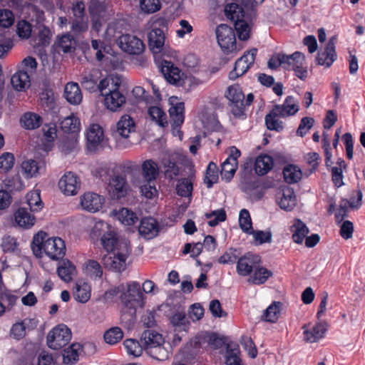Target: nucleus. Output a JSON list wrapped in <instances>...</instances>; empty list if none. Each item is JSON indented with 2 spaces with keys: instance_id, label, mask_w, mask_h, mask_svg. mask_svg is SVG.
<instances>
[{
  "instance_id": "nucleus-1",
  "label": "nucleus",
  "mask_w": 365,
  "mask_h": 365,
  "mask_svg": "<svg viewBox=\"0 0 365 365\" xmlns=\"http://www.w3.org/2000/svg\"><path fill=\"white\" fill-rule=\"evenodd\" d=\"M121 83V78L118 76L101 80V96L103 97V105L111 112L120 111L126 103V97L119 91Z\"/></svg>"
},
{
  "instance_id": "nucleus-2",
  "label": "nucleus",
  "mask_w": 365,
  "mask_h": 365,
  "mask_svg": "<svg viewBox=\"0 0 365 365\" xmlns=\"http://www.w3.org/2000/svg\"><path fill=\"white\" fill-rule=\"evenodd\" d=\"M31 248L34 254L38 257L43 252L53 260H58L66 254V245L60 237H47L46 232H38L34 237Z\"/></svg>"
},
{
  "instance_id": "nucleus-3",
  "label": "nucleus",
  "mask_w": 365,
  "mask_h": 365,
  "mask_svg": "<svg viewBox=\"0 0 365 365\" xmlns=\"http://www.w3.org/2000/svg\"><path fill=\"white\" fill-rule=\"evenodd\" d=\"M110 292L112 294L122 292L120 296V301L125 307L131 310V316L135 313L138 307H143L144 305L143 294L138 282H133L128 284L126 292H124V286L120 285L111 289Z\"/></svg>"
},
{
  "instance_id": "nucleus-4",
  "label": "nucleus",
  "mask_w": 365,
  "mask_h": 365,
  "mask_svg": "<svg viewBox=\"0 0 365 365\" xmlns=\"http://www.w3.org/2000/svg\"><path fill=\"white\" fill-rule=\"evenodd\" d=\"M130 254V247L128 241H122L113 252H108L102 259L106 268L122 272L127 267V259Z\"/></svg>"
},
{
  "instance_id": "nucleus-5",
  "label": "nucleus",
  "mask_w": 365,
  "mask_h": 365,
  "mask_svg": "<svg viewBox=\"0 0 365 365\" xmlns=\"http://www.w3.org/2000/svg\"><path fill=\"white\" fill-rule=\"evenodd\" d=\"M150 24L151 30L148 35V46L153 53H159L163 51L165 44L163 28L167 26V21L165 18L154 16Z\"/></svg>"
},
{
  "instance_id": "nucleus-6",
  "label": "nucleus",
  "mask_w": 365,
  "mask_h": 365,
  "mask_svg": "<svg viewBox=\"0 0 365 365\" xmlns=\"http://www.w3.org/2000/svg\"><path fill=\"white\" fill-rule=\"evenodd\" d=\"M225 97L229 101V106L233 115L236 118L246 117L245 95L239 85H232L227 88Z\"/></svg>"
},
{
  "instance_id": "nucleus-7",
  "label": "nucleus",
  "mask_w": 365,
  "mask_h": 365,
  "mask_svg": "<svg viewBox=\"0 0 365 365\" xmlns=\"http://www.w3.org/2000/svg\"><path fill=\"white\" fill-rule=\"evenodd\" d=\"M71 331L64 324L52 329L47 335V344L53 350H58L68 344L71 339Z\"/></svg>"
},
{
  "instance_id": "nucleus-8",
  "label": "nucleus",
  "mask_w": 365,
  "mask_h": 365,
  "mask_svg": "<svg viewBox=\"0 0 365 365\" xmlns=\"http://www.w3.org/2000/svg\"><path fill=\"white\" fill-rule=\"evenodd\" d=\"M217 43L225 53L236 51V38L234 30L226 24L219 25L215 30Z\"/></svg>"
},
{
  "instance_id": "nucleus-9",
  "label": "nucleus",
  "mask_w": 365,
  "mask_h": 365,
  "mask_svg": "<svg viewBox=\"0 0 365 365\" xmlns=\"http://www.w3.org/2000/svg\"><path fill=\"white\" fill-rule=\"evenodd\" d=\"M257 50L253 48L245 53L235 64L234 69L230 72L229 78L235 80L245 74L254 63Z\"/></svg>"
},
{
  "instance_id": "nucleus-10",
  "label": "nucleus",
  "mask_w": 365,
  "mask_h": 365,
  "mask_svg": "<svg viewBox=\"0 0 365 365\" xmlns=\"http://www.w3.org/2000/svg\"><path fill=\"white\" fill-rule=\"evenodd\" d=\"M135 130V124L133 119L128 115H123L116 123V130L114 136L119 148L126 147V145H121L120 139L127 140L130 134Z\"/></svg>"
},
{
  "instance_id": "nucleus-11",
  "label": "nucleus",
  "mask_w": 365,
  "mask_h": 365,
  "mask_svg": "<svg viewBox=\"0 0 365 365\" xmlns=\"http://www.w3.org/2000/svg\"><path fill=\"white\" fill-rule=\"evenodd\" d=\"M87 147L91 151L104 148L106 144L104 133L98 124L91 125L86 132Z\"/></svg>"
},
{
  "instance_id": "nucleus-12",
  "label": "nucleus",
  "mask_w": 365,
  "mask_h": 365,
  "mask_svg": "<svg viewBox=\"0 0 365 365\" xmlns=\"http://www.w3.org/2000/svg\"><path fill=\"white\" fill-rule=\"evenodd\" d=\"M129 190V185L125 176L121 175H114L108 185V191L113 200H118L124 197Z\"/></svg>"
},
{
  "instance_id": "nucleus-13",
  "label": "nucleus",
  "mask_w": 365,
  "mask_h": 365,
  "mask_svg": "<svg viewBox=\"0 0 365 365\" xmlns=\"http://www.w3.org/2000/svg\"><path fill=\"white\" fill-rule=\"evenodd\" d=\"M118 43L123 51L133 55H139L145 49L143 41L130 34L122 35L118 39Z\"/></svg>"
},
{
  "instance_id": "nucleus-14",
  "label": "nucleus",
  "mask_w": 365,
  "mask_h": 365,
  "mask_svg": "<svg viewBox=\"0 0 365 365\" xmlns=\"http://www.w3.org/2000/svg\"><path fill=\"white\" fill-rule=\"evenodd\" d=\"M240 154V151L237 148L233 146L230 148V154L221 165V176L222 179L230 181L233 178L237 169V159Z\"/></svg>"
},
{
  "instance_id": "nucleus-15",
  "label": "nucleus",
  "mask_w": 365,
  "mask_h": 365,
  "mask_svg": "<svg viewBox=\"0 0 365 365\" xmlns=\"http://www.w3.org/2000/svg\"><path fill=\"white\" fill-rule=\"evenodd\" d=\"M58 187L66 195H75L80 189L81 181L75 173L67 172L59 180Z\"/></svg>"
},
{
  "instance_id": "nucleus-16",
  "label": "nucleus",
  "mask_w": 365,
  "mask_h": 365,
  "mask_svg": "<svg viewBox=\"0 0 365 365\" xmlns=\"http://www.w3.org/2000/svg\"><path fill=\"white\" fill-rule=\"evenodd\" d=\"M337 41L336 36H331L323 51L318 53L317 61L319 65L324 66L326 68L330 67L336 59V53L335 51V44Z\"/></svg>"
},
{
  "instance_id": "nucleus-17",
  "label": "nucleus",
  "mask_w": 365,
  "mask_h": 365,
  "mask_svg": "<svg viewBox=\"0 0 365 365\" xmlns=\"http://www.w3.org/2000/svg\"><path fill=\"white\" fill-rule=\"evenodd\" d=\"M356 197V201H349L347 199H342L339 202V208L335 213L336 221L341 222L343 219L347 217L349 210L359 209L362 203V192L360 190H356L354 192Z\"/></svg>"
},
{
  "instance_id": "nucleus-18",
  "label": "nucleus",
  "mask_w": 365,
  "mask_h": 365,
  "mask_svg": "<svg viewBox=\"0 0 365 365\" xmlns=\"http://www.w3.org/2000/svg\"><path fill=\"white\" fill-rule=\"evenodd\" d=\"M80 200L82 208L90 212L99 211L105 202L103 196L92 192L84 193L81 196Z\"/></svg>"
},
{
  "instance_id": "nucleus-19",
  "label": "nucleus",
  "mask_w": 365,
  "mask_h": 365,
  "mask_svg": "<svg viewBox=\"0 0 365 365\" xmlns=\"http://www.w3.org/2000/svg\"><path fill=\"white\" fill-rule=\"evenodd\" d=\"M302 329H304V340L307 343H314L324 337L327 331V323L319 321L312 327L305 324Z\"/></svg>"
},
{
  "instance_id": "nucleus-20",
  "label": "nucleus",
  "mask_w": 365,
  "mask_h": 365,
  "mask_svg": "<svg viewBox=\"0 0 365 365\" xmlns=\"http://www.w3.org/2000/svg\"><path fill=\"white\" fill-rule=\"evenodd\" d=\"M161 72L170 83L176 86L183 84V73L178 68L174 66L171 62L165 61L162 64Z\"/></svg>"
},
{
  "instance_id": "nucleus-21",
  "label": "nucleus",
  "mask_w": 365,
  "mask_h": 365,
  "mask_svg": "<svg viewBox=\"0 0 365 365\" xmlns=\"http://www.w3.org/2000/svg\"><path fill=\"white\" fill-rule=\"evenodd\" d=\"M170 108L169 113L172 125L175 127H180L184 122V103L179 101L178 97L171 96L169 98Z\"/></svg>"
},
{
  "instance_id": "nucleus-22",
  "label": "nucleus",
  "mask_w": 365,
  "mask_h": 365,
  "mask_svg": "<svg viewBox=\"0 0 365 365\" xmlns=\"http://www.w3.org/2000/svg\"><path fill=\"white\" fill-rule=\"evenodd\" d=\"M37 322L35 319L26 318L14 324L10 331L11 336L16 339H21L26 334V331L36 328Z\"/></svg>"
},
{
  "instance_id": "nucleus-23",
  "label": "nucleus",
  "mask_w": 365,
  "mask_h": 365,
  "mask_svg": "<svg viewBox=\"0 0 365 365\" xmlns=\"http://www.w3.org/2000/svg\"><path fill=\"white\" fill-rule=\"evenodd\" d=\"M170 324L178 331H186L190 325V321L186 317L185 309L182 306H178L172 312L170 318Z\"/></svg>"
},
{
  "instance_id": "nucleus-24",
  "label": "nucleus",
  "mask_w": 365,
  "mask_h": 365,
  "mask_svg": "<svg viewBox=\"0 0 365 365\" xmlns=\"http://www.w3.org/2000/svg\"><path fill=\"white\" fill-rule=\"evenodd\" d=\"M140 235L147 240H150L158 235L159 226L158 222L153 217H145L141 220L138 227Z\"/></svg>"
},
{
  "instance_id": "nucleus-25",
  "label": "nucleus",
  "mask_w": 365,
  "mask_h": 365,
  "mask_svg": "<svg viewBox=\"0 0 365 365\" xmlns=\"http://www.w3.org/2000/svg\"><path fill=\"white\" fill-rule=\"evenodd\" d=\"M257 262V256L247 253L238 259L237 262V272L240 276H248L255 268Z\"/></svg>"
},
{
  "instance_id": "nucleus-26",
  "label": "nucleus",
  "mask_w": 365,
  "mask_h": 365,
  "mask_svg": "<svg viewBox=\"0 0 365 365\" xmlns=\"http://www.w3.org/2000/svg\"><path fill=\"white\" fill-rule=\"evenodd\" d=\"M277 202L282 210H292L296 205V196L294 190L289 187H284L278 193Z\"/></svg>"
},
{
  "instance_id": "nucleus-27",
  "label": "nucleus",
  "mask_w": 365,
  "mask_h": 365,
  "mask_svg": "<svg viewBox=\"0 0 365 365\" xmlns=\"http://www.w3.org/2000/svg\"><path fill=\"white\" fill-rule=\"evenodd\" d=\"M57 274L61 280L70 282L77 274L76 267L69 259H63L58 263Z\"/></svg>"
},
{
  "instance_id": "nucleus-28",
  "label": "nucleus",
  "mask_w": 365,
  "mask_h": 365,
  "mask_svg": "<svg viewBox=\"0 0 365 365\" xmlns=\"http://www.w3.org/2000/svg\"><path fill=\"white\" fill-rule=\"evenodd\" d=\"M148 354L158 361H165L169 359L172 354V346L169 342L159 343L153 346L148 347Z\"/></svg>"
},
{
  "instance_id": "nucleus-29",
  "label": "nucleus",
  "mask_w": 365,
  "mask_h": 365,
  "mask_svg": "<svg viewBox=\"0 0 365 365\" xmlns=\"http://www.w3.org/2000/svg\"><path fill=\"white\" fill-rule=\"evenodd\" d=\"M274 113L277 112L282 118L294 115L299 110V105L297 100L292 96H287L282 105L274 106Z\"/></svg>"
},
{
  "instance_id": "nucleus-30",
  "label": "nucleus",
  "mask_w": 365,
  "mask_h": 365,
  "mask_svg": "<svg viewBox=\"0 0 365 365\" xmlns=\"http://www.w3.org/2000/svg\"><path fill=\"white\" fill-rule=\"evenodd\" d=\"M27 207H19L14 213V220L21 227L29 229L34 225L36 218Z\"/></svg>"
},
{
  "instance_id": "nucleus-31",
  "label": "nucleus",
  "mask_w": 365,
  "mask_h": 365,
  "mask_svg": "<svg viewBox=\"0 0 365 365\" xmlns=\"http://www.w3.org/2000/svg\"><path fill=\"white\" fill-rule=\"evenodd\" d=\"M80 120L73 114L65 118L61 122V128L63 131L74 134L72 135L71 140L73 147L77 143L76 133L80 130Z\"/></svg>"
},
{
  "instance_id": "nucleus-32",
  "label": "nucleus",
  "mask_w": 365,
  "mask_h": 365,
  "mask_svg": "<svg viewBox=\"0 0 365 365\" xmlns=\"http://www.w3.org/2000/svg\"><path fill=\"white\" fill-rule=\"evenodd\" d=\"M21 167L23 175L28 179L36 178L44 170L43 163L32 159L23 161Z\"/></svg>"
},
{
  "instance_id": "nucleus-33",
  "label": "nucleus",
  "mask_w": 365,
  "mask_h": 365,
  "mask_svg": "<svg viewBox=\"0 0 365 365\" xmlns=\"http://www.w3.org/2000/svg\"><path fill=\"white\" fill-rule=\"evenodd\" d=\"M64 97L72 105H78L81 103L83 95L77 83L69 82L64 88Z\"/></svg>"
},
{
  "instance_id": "nucleus-34",
  "label": "nucleus",
  "mask_w": 365,
  "mask_h": 365,
  "mask_svg": "<svg viewBox=\"0 0 365 365\" xmlns=\"http://www.w3.org/2000/svg\"><path fill=\"white\" fill-rule=\"evenodd\" d=\"M161 164L165 168V176L170 179H173L179 175L180 168L176 163V157L173 154H164Z\"/></svg>"
},
{
  "instance_id": "nucleus-35",
  "label": "nucleus",
  "mask_w": 365,
  "mask_h": 365,
  "mask_svg": "<svg viewBox=\"0 0 365 365\" xmlns=\"http://www.w3.org/2000/svg\"><path fill=\"white\" fill-rule=\"evenodd\" d=\"M13 88L18 91H23L31 85L30 74L24 70H19L11 78Z\"/></svg>"
},
{
  "instance_id": "nucleus-36",
  "label": "nucleus",
  "mask_w": 365,
  "mask_h": 365,
  "mask_svg": "<svg viewBox=\"0 0 365 365\" xmlns=\"http://www.w3.org/2000/svg\"><path fill=\"white\" fill-rule=\"evenodd\" d=\"M292 240L297 244H302L309 230L307 225L299 219H296L290 227Z\"/></svg>"
},
{
  "instance_id": "nucleus-37",
  "label": "nucleus",
  "mask_w": 365,
  "mask_h": 365,
  "mask_svg": "<svg viewBox=\"0 0 365 365\" xmlns=\"http://www.w3.org/2000/svg\"><path fill=\"white\" fill-rule=\"evenodd\" d=\"M73 295L77 302L86 303L91 297V287L86 282L78 281L73 287Z\"/></svg>"
},
{
  "instance_id": "nucleus-38",
  "label": "nucleus",
  "mask_w": 365,
  "mask_h": 365,
  "mask_svg": "<svg viewBox=\"0 0 365 365\" xmlns=\"http://www.w3.org/2000/svg\"><path fill=\"white\" fill-rule=\"evenodd\" d=\"M140 340L142 343H143L144 349L147 352L148 347L155 346L159 344V343H163V337L162 334L154 330L148 329L142 333Z\"/></svg>"
},
{
  "instance_id": "nucleus-39",
  "label": "nucleus",
  "mask_w": 365,
  "mask_h": 365,
  "mask_svg": "<svg viewBox=\"0 0 365 365\" xmlns=\"http://www.w3.org/2000/svg\"><path fill=\"white\" fill-rule=\"evenodd\" d=\"M101 245L103 248L108 252H113L118 246L122 241H126L125 240H118L117 234L114 229L108 231V233H105L101 238Z\"/></svg>"
},
{
  "instance_id": "nucleus-40",
  "label": "nucleus",
  "mask_w": 365,
  "mask_h": 365,
  "mask_svg": "<svg viewBox=\"0 0 365 365\" xmlns=\"http://www.w3.org/2000/svg\"><path fill=\"white\" fill-rule=\"evenodd\" d=\"M273 167V159L267 155L258 156L255 162V170L259 175L267 174Z\"/></svg>"
},
{
  "instance_id": "nucleus-41",
  "label": "nucleus",
  "mask_w": 365,
  "mask_h": 365,
  "mask_svg": "<svg viewBox=\"0 0 365 365\" xmlns=\"http://www.w3.org/2000/svg\"><path fill=\"white\" fill-rule=\"evenodd\" d=\"M98 71H94L91 73L86 74L83 76L81 81L83 88L91 92L99 91L101 93V81L98 82Z\"/></svg>"
},
{
  "instance_id": "nucleus-42",
  "label": "nucleus",
  "mask_w": 365,
  "mask_h": 365,
  "mask_svg": "<svg viewBox=\"0 0 365 365\" xmlns=\"http://www.w3.org/2000/svg\"><path fill=\"white\" fill-rule=\"evenodd\" d=\"M240 354V351L237 344H227L225 354V365H243Z\"/></svg>"
},
{
  "instance_id": "nucleus-43",
  "label": "nucleus",
  "mask_w": 365,
  "mask_h": 365,
  "mask_svg": "<svg viewBox=\"0 0 365 365\" xmlns=\"http://www.w3.org/2000/svg\"><path fill=\"white\" fill-rule=\"evenodd\" d=\"M22 127L27 130H34L38 128L41 123L42 118L37 113L32 112L25 113L20 119Z\"/></svg>"
},
{
  "instance_id": "nucleus-44",
  "label": "nucleus",
  "mask_w": 365,
  "mask_h": 365,
  "mask_svg": "<svg viewBox=\"0 0 365 365\" xmlns=\"http://www.w3.org/2000/svg\"><path fill=\"white\" fill-rule=\"evenodd\" d=\"M283 68L286 70H294L298 65L305 61L304 56L300 52H294L292 55L284 54L282 57Z\"/></svg>"
},
{
  "instance_id": "nucleus-45",
  "label": "nucleus",
  "mask_w": 365,
  "mask_h": 365,
  "mask_svg": "<svg viewBox=\"0 0 365 365\" xmlns=\"http://www.w3.org/2000/svg\"><path fill=\"white\" fill-rule=\"evenodd\" d=\"M253 274L249 277L248 282L253 284H262L272 275L271 271L264 267H255Z\"/></svg>"
},
{
  "instance_id": "nucleus-46",
  "label": "nucleus",
  "mask_w": 365,
  "mask_h": 365,
  "mask_svg": "<svg viewBox=\"0 0 365 365\" xmlns=\"http://www.w3.org/2000/svg\"><path fill=\"white\" fill-rule=\"evenodd\" d=\"M142 172L145 180H155L159 174V168L153 160H146L142 165Z\"/></svg>"
},
{
  "instance_id": "nucleus-47",
  "label": "nucleus",
  "mask_w": 365,
  "mask_h": 365,
  "mask_svg": "<svg viewBox=\"0 0 365 365\" xmlns=\"http://www.w3.org/2000/svg\"><path fill=\"white\" fill-rule=\"evenodd\" d=\"M225 14L227 19L237 22L244 18L245 12L240 5L235 3L228 4L225 7Z\"/></svg>"
},
{
  "instance_id": "nucleus-48",
  "label": "nucleus",
  "mask_w": 365,
  "mask_h": 365,
  "mask_svg": "<svg viewBox=\"0 0 365 365\" xmlns=\"http://www.w3.org/2000/svg\"><path fill=\"white\" fill-rule=\"evenodd\" d=\"M283 175L285 182L293 184L301 180L302 173L297 166L289 165L284 168Z\"/></svg>"
},
{
  "instance_id": "nucleus-49",
  "label": "nucleus",
  "mask_w": 365,
  "mask_h": 365,
  "mask_svg": "<svg viewBox=\"0 0 365 365\" xmlns=\"http://www.w3.org/2000/svg\"><path fill=\"white\" fill-rule=\"evenodd\" d=\"M279 118L281 117L277 112L276 113H274V108H273L269 113L266 115L265 124L267 129L277 132L282 131L284 128L283 122L279 120Z\"/></svg>"
},
{
  "instance_id": "nucleus-50",
  "label": "nucleus",
  "mask_w": 365,
  "mask_h": 365,
  "mask_svg": "<svg viewBox=\"0 0 365 365\" xmlns=\"http://www.w3.org/2000/svg\"><path fill=\"white\" fill-rule=\"evenodd\" d=\"M150 118L161 127L168 125L167 117L165 112L158 106H150L148 110Z\"/></svg>"
},
{
  "instance_id": "nucleus-51",
  "label": "nucleus",
  "mask_w": 365,
  "mask_h": 365,
  "mask_svg": "<svg viewBox=\"0 0 365 365\" xmlns=\"http://www.w3.org/2000/svg\"><path fill=\"white\" fill-rule=\"evenodd\" d=\"M81 350V346L79 344H72L64 350L63 354V362L65 364H74L78 360L79 352Z\"/></svg>"
},
{
  "instance_id": "nucleus-52",
  "label": "nucleus",
  "mask_w": 365,
  "mask_h": 365,
  "mask_svg": "<svg viewBox=\"0 0 365 365\" xmlns=\"http://www.w3.org/2000/svg\"><path fill=\"white\" fill-rule=\"evenodd\" d=\"M86 274L93 279H100L103 274V269L100 264L93 259L88 260L84 265Z\"/></svg>"
},
{
  "instance_id": "nucleus-53",
  "label": "nucleus",
  "mask_w": 365,
  "mask_h": 365,
  "mask_svg": "<svg viewBox=\"0 0 365 365\" xmlns=\"http://www.w3.org/2000/svg\"><path fill=\"white\" fill-rule=\"evenodd\" d=\"M123 346L129 356L134 357L140 356L144 349L143 345L139 341L133 339H127L123 341Z\"/></svg>"
},
{
  "instance_id": "nucleus-54",
  "label": "nucleus",
  "mask_w": 365,
  "mask_h": 365,
  "mask_svg": "<svg viewBox=\"0 0 365 365\" xmlns=\"http://www.w3.org/2000/svg\"><path fill=\"white\" fill-rule=\"evenodd\" d=\"M26 202L30 211L34 212L41 210L42 201L38 190H34L26 195Z\"/></svg>"
},
{
  "instance_id": "nucleus-55",
  "label": "nucleus",
  "mask_w": 365,
  "mask_h": 365,
  "mask_svg": "<svg viewBox=\"0 0 365 365\" xmlns=\"http://www.w3.org/2000/svg\"><path fill=\"white\" fill-rule=\"evenodd\" d=\"M193 189L192 178H182L176 185L177 194L181 197H190Z\"/></svg>"
},
{
  "instance_id": "nucleus-56",
  "label": "nucleus",
  "mask_w": 365,
  "mask_h": 365,
  "mask_svg": "<svg viewBox=\"0 0 365 365\" xmlns=\"http://www.w3.org/2000/svg\"><path fill=\"white\" fill-rule=\"evenodd\" d=\"M104 340L107 344H115L123 337L122 329L118 327H112L107 330L103 335Z\"/></svg>"
},
{
  "instance_id": "nucleus-57",
  "label": "nucleus",
  "mask_w": 365,
  "mask_h": 365,
  "mask_svg": "<svg viewBox=\"0 0 365 365\" xmlns=\"http://www.w3.org/2000/svg\"><path fill=\"white\" fill-rule=\"evenodd\" d=\"M282 304L279 302H274L264 311L263 317L265 321L275 322L279 316Z\"/></svg>"
},
{
  "instance_id": "nucleus-58",
  "label": "nucleus",
  "mask_w": 365,
  "mask_h": 365,
  "mask_svg": "<svg viewBox=\"0 0 365 365\" xmlns=\"http://www.w3.org/2000/svg\"><path fill=\"white\" fill-rule=\"evenodd\" d=\"M118 220L125 225H132L138 220L135 213L127 208H122L116 213Z\"/></svg>"
},
{
  "instance_id": "nucleus-59",
  "label": "nucleus",
  "mask_w": 365,
  "mask_h": 365,
  "mask_svg": "<svg viewBox=\"0 0 365 365\" xmlns=\"http://www.w3.org/2000/svg\"><path fill=\"white\" fill-rule=\"evenodd\" d=\"M239 224L240 228L247 234L253 232L252 220L250 212L246 209H242L239 215Z\"/></svg>"
},
{
  "instance_id": "nucleus-60",
  "label": "nucleus",
  "mask_w": 365,
  "mask_h": 365,
  "mask_svg": "<svg viewBox=\"0 0 365 365\" xmlns=\"http://www.w3.org/2000/svg\"><path fill=\"white\" fill-rule=\"evenodd\" d=\"M218 180L217 167L215 163L211 162L209 163L205 178V183L208 188H210Z\"/></svg>"
},
{
  "instance_id": "nucleus-61",
  "label": "nucleus",
  "mask_w": 365,
  "mask_h": 365,
  "mask_svg": "<svg viewBox=\"0 0 365 365\" xmlns=\"http://www.w3.org/2000/svg\"><path fill=\"white\" fill-rule=\"evenodd\" d=\"M89 10L91 16L103 18L106 14V6L104 2L100 0H91Z\"/></svg>"
},
{
  "instance_id": "nucleus-62",
  "label": "nucleus",
  "mask_w": 365,
  "mask_h": 365,
  "mask_svg": "<svg viewBox=\"0 0 365 365\" xmlns=\"http://www.w3.org/2000/svg\"><path fill=\"white\" fill-rule=\"evenodd\" d=\"M235 27L240 40L246 41L250 38V26L243 19L235 22Z\"/></svg>"
},
{
  "instance_id": "nucleus-63",
  "label": "nucleus",
  "mask_w": 365,
  "mask_h": 365,
  "mask_svg": "<svg viewBox=\"0 0 365 365\" xmlns=\"http://www.w3.org/2000/svg\"><path fill=\"white\" fill-rule=\"evenodd\" d=\"M140 192L148 199H152L158 195L155 180H145L140 186Z\"/></svg>"
},
{
  "instance_id": "nucleus-64",
  "label": "nucleus",
  "mask_w": 365,
  "mask_h": 365,
  "mask_svg": "<svg viewBox=\"0 0 365 365\" xmlns=\"http://www.w3.org/2000/svg\"><path fill=\"white\" fill-rule=\"evenodd\" d=\"M160 2L159 0H140V7L142 11L145 14H153L160 9Z\"/></svg>"
}]
</instances>
